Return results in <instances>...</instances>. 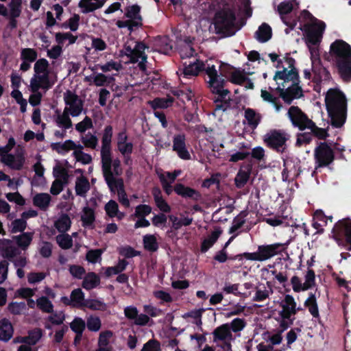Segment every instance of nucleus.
<instances>
[{
  "label": "nucleus",
  "instance_id": "obj_1",
  "mask_svg": "<svg viewBox=\"0 0 351 351\" xmlns=\"http://www.w3.org/2000/svg\"><path fill=\"white\" fill-rule=\"evenodd\" d=\"M325 104L330 124L335 128H341L347 118V99L337 88H330L326 95Z\"/></svg>",
  "mask_w": 351,
  "mask_h": 351
},
{
  "label": "nucleus",
  "instance_id": "obj_2",
  "mask_svg": "<svg viewBox=\"0 0 351 351\" xmlns=\"http://www.w3.org/2000/svg\"><path fill=\"white\" fill-rule=\"evenodd\" d=\"M219 9L215 14L213 24L216 33L223 36H233L236 31L240 29L245 22H242L236 29V11L233 4L228 1H217Z\"/></svg>",
  "mask_w": 351,
  "mask_h": 351
},
{
  "label": "nucleus",
  "instance_id": "obj_3",
  "mask_svg": "<svg viewBox=\"0 0 351 351\" xmlns=\"http://www.w3.org/2000/svg\"><path fill=\"white\" fill-rule=\"evenodd\" d=\"M293 75V77L281 79L283 82L278 84L276 91L279 94V97L287 104H291L293 99H299L304 96L302 86L300 85V80L299 74L291 71L289 75Z\"/></svg>",
  "mask_w": 351,
  "mask_h": 351
},
{
  "label": "nucleus",
  "instance_id": "obj_4",
  "mask_svg": "<svg viewBox=\"0 0 351 351\" xmlns=\"http://www.w3.org/2000/svg\"><path fill=\"white\" fill-rule=\"evenodd\" d=\"M287 244L274 243L272 244L261 245L255 252H244L245 258L252 261L263 262L282 253L286 249Z\"/></svg>",
  "mask_w": 351,
  "mask_h": 351
},
{
  "label": "nucleus",
  "instance_id": "obj_5",
  "mask_svg": "<svg viewBox=\"0 0 351 351\" xmlns=\"http://www.w3.org/2000/svg\"><path fill=\"white\" fill-rule=\"evenodd\" d=\"M315 170L312 176L316 174V171L319 168H324L331 165L335 159V152L327 142H318L314 149Z\"/></svg>",
  "mask_w": 351,
  "mask_h": 351
},
{
  "label": "nucleus",
  "instance_id": "obj_6",
  "mask_svg": "<svg viewBox=\"0 0 351 351\" xmlns=\"http://www.w3.org/2000/svg\"><path fill=\"white\" fill-rule=\"evenodd\" d=\"M290 137L285 130L272 129L263 136V142L269 148L282 154L287 150V142Z\"/></svg>",
  "mask_w": 351,
  "mask_h": 351
},
{
  "label": "nucleus",
  "instance_id": "obj_7",
  "mask_svg": "<svg viewBox=\"0 0 351 351\" xmlns=\"http://www.w3.org/2000/svg\"><path fill=\"white\" fill-rule=\"evenodd\" d=\"M332 237L339 245L344 246L351 251V219L345 218L339 220L334 226Z\"/></svg>",
  "mask_w": 351,
  "mask_h": 351
},
{
  "label": "nucleus",
  "instance_id": "obj_8",
  "mask_svg": "<svg viewBox=\"0 0 351 351\" xmlns=\"http://www.w3.org/2000/svg\"><path fill=\"white\" fill-rule=\"evenodd\" d=\"M206 75L208 76V83L212 88L213 93L218 95L215 99L227 101L226 97L230 91L228 89H223L225 80L219 75L215 64H208Z\"/></svg>",
  "mask_w": 351,
  "mask_h": 351
},
{
  "label": "nucleus",
  "instance_id": "obj_9",
  "mask_svg": "<svg viewBox=\"0 0 351 351\" xmlns=\"http://www.w3.org/2000/svg\"><path fill=\"white\" fill-rule=\"evenodd\" d=\"M326 24L324 21L304 24L302 30L305 34L307 45H318L322 40Z\"/></svg>",
  "mask_w": 351,
  "mask_h": 351
},
{
  "label": "nucleus",
  "instance_id": "obj_10",
  "mask_svg": "<svg viewBox=\"0 0 351 351\" xmlns=\"http://www.w3.org/2000/svg\"><path fill=\"white\" fill-rule=\"evenodd\" d=\"M101 169L104 180L111 193H114L124 187L122 178H116L112 171V161L101 162Z\"/></svg>",
  "mask_w": 351,
  "mask_h": 351
},
{
  "label": "nucleus",
  "instance_id": "obj_11",
  "mask_svg": "<svg viewBox=\"0 0 351 351\" xmlns=\"http://www.w3.org/2000/svg\"><path fill=\"white\" fill-rule=\"evenodd\" d=\"M287 115L292 125L300 131H304L309 124H311L312 120L298 106H291L288 110Z\"/></svg>",
  "mask_w": 351,
  "mask_h": 351
},
{
  "label": "nucleus",
  "instance_id": "obj_12",
  "mask_svg": "<svg viewBox=\"0 0 351 351\" xmlns=\"http://www.w3.org/2000/svg\"><path fill=\"white\" fill-rule=\"evenodd\" d=\"M330 56L334 62L351 57V46L343 40H336L330 45Z\"/></svg>",
  "mask_w": 351,
  "mask_h": 351
},
{
  "label": "nucleus",
  "instance_id": "obj_13",
  "mask_svg": "<svg viewBox=\"0 0 351 351\" xmlns=\"http://www.w3.org/2000/svg\"><path fill=\"white\" fill-rule=\"evenodd\" d=\"M113 128L110 125L104 128L101 137V162L112 161V138Z\"/></svg>",
  "mask_w": 351,
  "mask_h": 351
},
{
  "label": "nucleus",
  "instance_id": "obj_14",
  "mask_svg": "<svg viewBox=\"0 0 351 351\" xmlns=\"http://www.w3.org/2000/svg\"><path fill=\"white\" fill-rule=\"evenodd\" d=\"M64 101L69 106V111L72 117L79 116L83 110V101L77 95L70 90L64 93Z\"/></svg>",
  "mask_w": 351,
  "mask_h": 351
},
{
  "label": "nucleus",
  "instance_id": "obj_15",
  "mask_svg": "<svg viewBox=\"0 0 351 351\" xmlns=\"http://www.w3.org/2000/svg\"><path fill=\"white\" fill-rule=\"evenodd\" d=\"M213 60H210L204 64L203 62L196 59L194 62H189L188 64L186 62L184 63L183 69H182L181 75L184 78H190L191 77L197 76L202 71L206 72L208 64H213Z\"/></svg>",
  "mask_w": 351,
  "mask_h": 351
},
{
  "label": "nucleus",
  "instance_id": "obj_16",
  "mask_svg": "<svg viewBox=\"0 0 351 351\" xmlns=\"http://www.w3.org/2000/svg\"><path fill=\"white\" fill-rule=\"evenodd\" d=\"M174 192L181 197L198 202L202 199V193L190 186H186L182 183H177L173 186Z\"/></svg>",
  "mask_w": 351,
  "mask_h": 351
},
{
  "label": "nucleus",
  "instance_id": "obj_17",
  "mask_svg": "<svg viewBox=\"0 0 351 351\" xmlns=\"http://www.w3.org/2000/svg\"><path fill=\"white\" fill-rule=\"evenodd\" d=\"M280 306L282 307V311L279 312L280 318H290L299 311L296 302L291 295H285Z\"/></svg>",
  "mask_w": 351,
  "mask_h": 351
},
{
  "label": "nucleus",
  "instance_id": "obj_18",
  "mask_svg": "<svg viewBox=\"0 0 351 351\" xmlns=\"http://www.w3.org/2000/svg\"><path fill=\"white\" fill-rule=\"evenodd\" d=\"M173 150L182 160L191 159V154L186 149L184 134H176L173 138Z\"/></svg>",
  "mask_w": 351,
  "mask_h": 351
},
{
  "label": "nucleus",
  "instance_id": "obj_19",
  "mask_svg": "<svg viewBox=\"0 0 351 351\" xmlns=\"http://www.w3.org/2000/svg\"><path fill=\"white\" fill-rule=\"evenodd\" d=\"M0 156H1V162L10 169L14 170L22 169L25 163V158L22 154L17 155L16 157L12 154H5Z\"/></svg>",
  "mask_w": 351,
  "mask_h": 351
},
{
  "label": "nucleus",
  "instance_id": "obj_20",
  "mask_svg": "<svg viewBox=\"0 0 351 351\" xmlns=\"http://www.w3.org/2000/svg\"><path fill=\"white\" fill-rule=\"evenodd\" d=\"M285 61L287 63L288 67L290 69L289 71L287 68L283 67L282 71H277L274 76V80L277 81L278 79H286L293 77V75H289L291 71H293L297 74H299L298 69L295 67V60L293 58L289 56V53H287L284 58Z\"/></svg>",
  "mask_w": 351,
  "mask_h": 351
},
{
  "label": "nucleus",
  "instance_id": "obj_21",
  "mask_svg": "<svg viewBox=\"0 0 351 351\" xmlns=\"http://www.w3.org/2000/svg\"><path fill=\"white\" fill-rule=\"evenodd\" d=\"M334 63L342 80L345 82H351V57Z\"/></svg>",
  "mask_w": 351,
  "mask_h": 351
},
{
  "label": "nucleus",
  "instance_id": "obj_22",
  "mask_svg": "<svg viewBox=\"0 0 351 351\" xmlns=\"http://www.w3.org/2000/svg\"><path fill=\"white\" fill-rule=\"evenodd\" d=\"M252 170V166L247 164L241 166L234 178V184L237 188L242 189L247 183Z\"/></svg>",
  "mask_w": 351,
  "mask_h": 351
},
{
  "label": "nucleus",
  "instance_id": "obj_23",
  "mask_svg": "<svg viewBox=\"0 0 351 351\" xmlns=\"http://www.w3.org/2000/svg\"><path fill=\"white\" fill-rule=\"evenodd\" d=\"M213 341L233 340V335L228 324H223L217 327L213 332Z\"/></svg>",
  "mask_w": 351,
  "mask_h": 351
},
{
  "label": "nucleus",
  "instance_id": "obj_24",
  "mask_svg": "<svg viewBox=\"0 0 351 351\" xmlns=\"http://www.w3.org/2000/svg\"><path fill=\"white\" fill-rule=\"evenodd\" d=\"M152 194L153 195L156 206L160 211L164 213H168L171 212V206L162 197L161 190L158 187H154L152 191Z\"/></svg>",
  "mask_w": 351,
  "mask_h": 351
},
{
  "label": "nucleus",
  "instance_id": "obj_25",
  "mask_svg": "<svg viewBox=\"0 0 351 351\" xmlns=\"http://www.w3.org/2000/svg\"><path fill=\"white\" fill-rule=\"evenodd\" d=\"M13 326L7 318L0 320V341L8 342L13 336Z\"/></svg>",
  "mask_w": 351,
  "mask_h": 351
},
{
  "label": "nucleus",
  "instance_id": "obj_26",
  "mask_svg": "<svg viewBox=\"0 0 351 351\" xmlns=\"http://www.w3.org/2000/svg\"><path fill=\"white\" fill-rule=\"evenodd\" d=\"M312 71L315 75L314 81H329L331 79V75L330 71L320 64V60L319 59L318 64L315 65L313 62Z\"/></svg>",
  "mask_w": 351,
  "mask_h": 351
},
{
  "label": "nucleus",
  "instance_id": "obj_27",
  "mask_svg": "<svg viewBox=\"0 0 351 351\" xmlns=\"http://www.w3.org/2000/svg\"><path fill=\"white\" fill-rule=\"evenodd\" d=\"M221 233L222 230L221 228H216L215 230L202 242L201 252L202 253L206 252L217 242Z\"/></svg>",
  "mask_w": 351,
  "mask_h": 351
},
{
  "label": "nucleus",
  "instance_id": "obj_28",
  "mask_svg": "<svg viewBox=\"0 0 351 351\" xmlns=\"http://www.w3.org/2000/svg\"><path fill=\"white\" fill-rule=\"evenodd\" d=\"M101 282L100 278L98 274L93 271L88 272L86 274L82 283V287L86 290H91L96 288Z\"/></svg>",
  "mask_w": 351,
  "mask_h": 351
},
{
  "label": "nucleus",
  "instance_id": "obj_29",
  "mask_svg": "<svg viewBox=\"0 0 351 351\" xmlns=\"http://www.w3.org/2000/svg\"><path fill=\"white\" fill-rule=\"evenodd\" d=\"M0 252L3 257L10 261H12L18 254V250L10 245V240H4L0 243Z\"/></svg>",
  "mask_w": 351,
  "mask_h": 351
},
{
  "label": "nucleus",
  "instance_id": "obj_30",
  "mask_svg": "<svg viewBox=\"0 0 351 351\" xmlns=\"http://www.w3.org/2000/svg\"><path fill=\"white\" fill-rule=\"evenodd\" d=\"M272 36L271 27L266 23H262L255 32V38L260 43L268 41Z\"/></svg>",
  "mask_w": 351,
  "mask_h": 351
},
{
  "label": "nucleus",
  "instance_id": "obj_31",
  "mask_svg": "<svg viewBox=\"0 0 351 351\" xmlns=\"http://www.w3.org/2000/svg\"><path fill=\"white\" fill-rule=\"evenodd\" d=\"M83 214L81 216L82 226L85 228H93L95 221V213L93 208L85 206L82 210Z\"/></svg>",
  "mask_w": 351,
  "mask_h": 351
},
{
  "label": "nucleus",
  "instance_id": "obj_32",
  "mask_svg": "<svg viewBox=\"0 0 351 351\" xmlns=\"http://www.w3.org/2000/svg\"><path fill=\"white\" fill-rule=\"evenodd\" d=\"M51 200V197L48 193H41L34 195L33 204L41 210L45 211L48 208Z\"/></svg>",
  "mask_w": 351,
  "mask_h": 351
},
{
  "label": "nucleus",
  "instance_id": "obj_33",
  "mask_svg": "<svg viewBox=\"0 0 351 351\" xmlns=\"http://www.w3.org/2000/svg\"><path fill=\"white\" fill-rule=\"evenodd\" d=\"M304 306L308 308L309 313L315 319H319L318 305L316 300L315 294L311 292L308 298L305 300Z\"/></svg>",
  "mask_w": 351,
  "mask_h": 351
},
{
  "label": "nucleus",
  "instance_id": "obj_34",
  "mask_svg": "<svg viewBox=\"0 0 351 351\" xmlns=\"http://www.w3.org/2000/svg\"><path fill=\"white\" fill-rule=\"evenodd\" d=\"M141 7L137 5H133L128 6L125 8V15L132 21H136V23H140V27L143 25V19L140 14Z\"/></svg>",
  "mask_w": 351,
  "mask_h": 351
},
{
  "label": "nucleus",
  "instance_id": "obj_35",
  "mask_svg": "<svg viewBox=\"0 0 351 351\" xmlns=\"http://www.w3.org/2000/svg\"><path fill=\"white\" fill-rule=\"evenodd\" d=\"M43 335V332L40 328H35L28 332V335L23 337L21 342L25 343L28 346H34L40 339Z\"/></svg>",
  "mask_w": 351,
  "mask_h": 351
},
{
  "label": "nucleus",
  "instance_id": "obj_36",
  "mask_svg": "<svg viewBox=\"0 0 351 351\" xmlns=\"http://www.w3.org/2000/svg\"><path fill=\"white\" fill-rule=\"evenodd\" d=\"M174 101V99L172 97L168 96L167 98L156 97L152 101L148 102L149 105L154 110L157 109H165L171 106Z\"/></svg>",
  "mask_w": 351,
  "mask_h": 351
},
{
  "label": "nucleus",
  "instance_id": "obj_37",
  "mask_svg": "<svg viewBox=\"0 0 351 351\" xmlns=\"http://www.w3.org/2000/svg\"><path fill=\"white\" fill-rule=\"evenodd\" d=\"M245 118L247 121L248 125L255 129L260 123L262 116L254 109L247 108L245 110Z\"/></svg>",
  "mask_w": 351,
  "mask_h": 351
},
{
  "label": "nucleus",
  "instance_id": "obj_38",
  "mask_svg": "<svg viewBox=\"0 0 351 351\" xmlns=\"http://www.w3.org/2000/svg\"><path fill=\"white\" fill-rule=\"evenodd\" d=\"M58 126L68 130L73 125L71 119L69 117V108H65L62 114H58L55 119Z\"/></svg>",
  "mask_w": 351,
  "mask_h": 351
},
{
  "label": "nucleus",
  "instance_id": "obj_39",
  "mask_svg": "<svg viewBox=\"0 0 351 351\" xmlns=\"http://www.w3.org/2000/svg\"><path fill=\"white\" fill-rule=\"evenodd\" d=\"M89 189L90 184L86 177L81 176L77 178L75 182V193L77 195L85 197Z\"/></svg>",
  "mask_w": 351,
  "mask_h": 351
},
{
  "label": "nucleus",
  "instance_id": "obj_40",
  "mask_svg": "<svg viewBox=\"0 0 351 351\" xmlns=\"http://www.w3.org/2000/svg\"><path fill=\"white\" fill-rule=\"evenodd\" d=\"M311 124H309L306 129H309L311 130L312 136H315L319 140H326L329 136L328 129L319 128L313 121H311Z\"/></svg>",
  "mask_w": 351,
  "mask_h": 351
},
{
  "label": "nucleus",
  "instance_id": "obj_41",
  "mask_svg": "<svg viewBox=\"0 0 351 351\" xmlns=\"http://www.w3.org/2000/svg\"><path fill=\"white\" fill-rule=\"evenodd\" d=\"M71 225V221L67 214H62L55 222V227L58 232L64 233L69 230Z\"/></svg>",
  "mask_w": 351,
  "mask_h": 351
},
{
  "label": "nucleus",
  "instance_id": "obj_42",
  "mask_svg": "<svg viewBox=\"0 0 351 351\" xmlns=\"http://www.w3.org/2000/svg\"><path fill=\"white\" fill-rule=\"evenodd\" d=\"M51 147L56 150L58 154H62V152H69L70 150L75 149L77 145L72 140H66L63 143H55L51 144Z\"/></svg>",
  "mask_w": 351,
  "mask_h": 351
},
{
  "label": "nucleus",
  "instance_id": "obj_43",
  "mask_svg": "<svg viewBox=\"0 0 351 351\" xmlns=\"http://www.w3.org/2000/svg\"><path fill=\"white\" fill-rule=\"evenodd\" d=\"M128 265V262L125 259H120L118 263L114 267H108L105 271L106 277H110L112 274H119L123 271Z\"/></svg>",
  "mask_w": 351,
  "mask_h": 351
},
{
  "label": "nucleus",
  "instance_id": "obj_44",
  "mask_svg": "<svg viewBox=\"0 0 351 351\" xmlns=\"http://www.w3.org/2000/svg\"><path fill=\"white\" fill-rule=\"evenodd\" d=\"M71 298L73 302V306H84L86 300L84 299V293L80 288L75 289L71 291Z\"/></svg>",
  "mask_w": 351,
  "mask_h": 351
},
{
  "label": "nucleus",
  "instance_id": "obj_45",
  "mask_svg": "<svg viewBox=\"0 0 351 351\" xmlns=\"http://www.w3.org/2000/svg\"><path fill=\"white\" fill-rule=\"evenodd\" d=\"M106 1H79L78 6L82 8V12L89 13L101 8Z\"/></svg>",
  "mask_w": 351,
  "mask_h": 351
},
{
  "label": "nucleus",
  "instance_id": "obj_46",
  "mask_svg": "<svg viewBox=\"0 0 351 351\" xmlns=\"http://www.w3.org/2000/svg\"><path fill=\"white\" fill-rule=\"evenodd\" d=\"M144 248L149 252H154L158 249V243L156 238L153 234H146L143 237Z\"/></svg>",
  "mask_w": 351,
  "mask_h": 351
},
{
  "label": "nucleus",
  "instance_id": "obj_47",
  "mask_svg": "<svg viewBox=\"0 0 351 351\" xmlns=\"http://www.w3.org/2000/svg\"><path fill=\"white\" fill-rule=\"evenodd\" d=\"M84 306L92 311H105L107 309L106 304L97 299L86 300Z\"/></svg>",
  "mask_w": 351,
  "mask_h": 351
},
{
  "label": "nucleus",
  "instance_id": "obj_48",
  "mask_svg": "<svg viewBox=\"0 0 351 351\" xmlns=\"http://www.w3.org/2000/svg\"><path fill=\"white\" fill-rule=\"evenodd\" d=\"M33 234L31 232H23L14 237L16 244L23 250H25L32 241Z\"/></svg>",
  "mask_w": 351,
  "mask_h": 351
},
{
  "label": "nucleus",
  "instance_id": "obj_49",
  "mask_svg": "<svg viewBox=\"0 0 351 351\" xmlns=\"http://www.w3.org/2000/svg\"><path fill=\"white\" fill-rule=\"evenodd\" d=\"M247 213L246 211H241L239 215L236 216L232 222V226L229 230V234H232L240 229L245 223V217Z\"/></svg>",
  "mask_w": 351,
  "mask_h": 351
},
{
  "label": "nucleus",
  "instance_id": "obj_50",
  "mask_svg": "<svg viewBox=\"0 0 351 351\" xmlns=\"http://www.w3.org/2000/svg\"><path fill=\"white\" fill-rule=\"evenodd\" d=\"M36 304L43 312L47 313H53V305L47 297L42 296L37 299Z\"/></svg>",
  "mask_w": 351,
  "mask_h": 351
},
{
  "label": "nucleus",
  "instance_id": "obj_51",
  "mask_svg": "<svg viewBox=\"0 0 351 351\" xmlns=\"http://www.w3.org/2000/svg\"><path fill=\"white\" fill-rule=\"evenodd\" d=\"M70 328L75 334H77V336H82L86 323L81 317H76L70 324Z\"/></svg>",
  "mask_w": 351,
  "mask_h": 351
},
{
  "label": "nucleus",
  "instance_id": "obj_52",
  "mask_svg": "<svg viewBox=\"0 0 351 351\" xmlns=\"http://www.w3.org/2000/svg\"><path fill=\"white\" fill-rule=\"evenodd\" d=\"M247 79L245 76L244 71L236 69L233 73H231V76L228 78V80L234 84L242 85Z\"/></svg>",
  "mask_w": 351,
  "mask_h": 351
},
{
  "label": "nucleus",
  "instance_id": "obj_53",
  "mask_svg": "<svg viewBox=\"0 0 351 351\" xmlns=\"http://www.w3.org/2000/svg\"><path fill=\"white\" fill-rule=\"evenodd\" d=\"M313 140L312 133L301 132L296 135L295 146L298 147L306 145L311 143Z\"/></svg>",
  "mask_w": 351,
  "mask_h": 351
},
{
  "label": "nucleus",
  "instance_id": "obj_54",
  "mask_svg": "<svg viewBox=\"0 0 351 351\" xmlns=\"http://www.w3.org/2000/svg\"><path fill=\"white\" fill-rule=\"evenodd\" d=\"M56 241L59 246L64 250L70 249L73 246V239L68 234L58 235Z\"/></svg>",
  "mask_w": 351,
  "mask_h": 351
},
{
  "label": "nucleus",
  "instance_id": "obj_55",
  "mask_svg": "<svg viewBox=\"0 0 351 351\" xmlns=\"http://www.w3.org/2000/svg\"><path fill=\"white\" fill-rule=\"evenodd\" d=\"M38 57L37 51L32 48H24L21 51V59L26 62H33Z\"/></svg>",
  "mask_w": 351,
  "mask_h": 351
},
{
  "label": "nucleus",
  "instance_id": "obj_56",
  "mask_svg": "<svg viewBox=\"0 0 351 351\" xmlns=\"http://www.w3.org/2000/svg\"><path fill=\"white\" fill-rule=\"evenodd\" d=\"M36 77L38 79L40 84L42 85V89L48 90L52 88L55 82L51 80L48 73H43L42 75H36Z\"/></svg>",
  "mask_w": 351,
  "mask_h": 351
},
{
  "label": "nucleus",
  "instance_id": "obj_57",
  "mask_svg": "<svg viewBox=\"0 0 351 351\" xmlns=\"http://www.w3.org/2000/svg\"><path fill=\"white\" fill-rule=\"evenodd\" d=\"M86 326L90 331L97 332L101 328V322L99 317L90 315L87 318Z\"/></svg>",
  "mask_w": 351,
  "mask_h": 351
},
{
  "label": "nucleus",
  "instance_id": "obj_58",
  "mask_svg": "<svg viewBox=\"0 0 351 351\" xmlns=\"http://www.w3.org/2000/svg\"><path fill=\"white\" fill-rule=\"evenodd\" d=\"M49 62L45 58H40L36 60L34 64V70L35 75H40L48 73Z\"/></svg>",
  "mask_w": 351,
  "mask_h": 351
},
{
  "label": "nucleus",
  "instance_id": "obj_59",
  "mask_svg": "<svg viewBox=\"0 0 351 351\" xmlns=\"http://www.w3.org/2000/svg\"><path fill=\"white\" fill-rule=\"evenodd\" d=\"M51 315L47 317V320L53 325H61L65 320V315L63 311L50 313Z\"/></svg>",
  "mask_w": 351,
  "mask_h": 351
},
{
  "label": "nucleus",
  "instance_id": "obj_60",
  "mask_svg": "<svg viewBox=\"0 0 351 351\" xmlns=\"http://www.w3.org/2000/svg\"><path fill=\"white\" fill-rule=\"evenodd\" d=\"M217 64H219V71H220V76L223 78V77H226L228 80L231 76V73H233L234 70L236 69L234 66L223 63L221 62H218L217 60L215 61Z\"/></svg>",
  "mask_w": 351,
  "mask_h": 351
},
{
  "label": "nucleus",
  "instance_id": "obj_61",
  "mask_svg": "<svg viewBox=\"0 0 351 351\" xmlns=\"http://www.w3.org/2000/svg\"><path fill=\"white\" fill-rule=\"evenodd\" d=\"M27 221L23 218L16 219L12 221V233L23 232L26 229Z\"/></svg>",
  "mask_w": 351,
  "mask_h": 351
},
{
  "label": "nucleus",
  "instance_id": "obj_62",
  "mask_svg": "<svg viewBox=\"0 0 351 351\" xmlns=\"http://www.w3.org/2000/svg\"><path fill=\"white\" fill-rule=\"evenodd\" d=\"M26 304L23 302H12L8 304V309L13 315H21L23 310H25Z\"/></svg>",
  "mask_w": 351,
  "mask_h": 351
},
{
  "label": "nucleus",
  "instance_id": "obj_63",
  "mask_svg": "<svg viewBox=\"0 0 351 351\" xmlns=\"http://www.w3.org/2000/svg\"><path fill=\"white\" fill-rule=\"evenodd\" d=\"M152 207L147 204H139L135 208L134 217H145L152 213Z\"/></svg>",
  "mask_w": 351,
  "mask_h": 351
},
{
  "label": "nucleus",
  "instance_id": "obj_64",
  "mask_svg": "<svg viewBox=\"0 0 351 351\" xmlns=\"http://www.w3.org/2000/svg\"><path fill=\"white\" fill-rule=\"evenodd\" d=\"M113 332L111 330H105L99 334L98 339L99 348H108L110 343V339L112 337Z\"/></svg>",
  "mask_w": 351,
  "mask_h": 351
}]
</instances>
